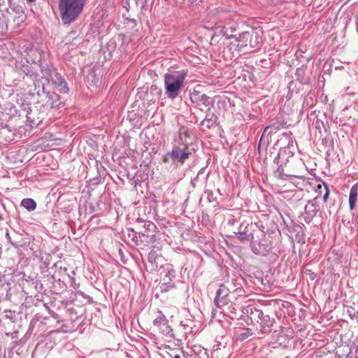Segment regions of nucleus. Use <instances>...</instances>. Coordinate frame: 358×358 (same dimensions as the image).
Masks as SVG:
<instances>
[{"instance_id":"nucleus-9","label":"nucleus","mask_w":358,"mask_h":358,"mask_svg":"<svg viewBox=\"0 0 358 358\" xmlns=\"http://www.w3.org/2000/svg\"><path fill=\"white\" fill-rule=\"evenodd\" d=\"M235 234L242 243L252 241L253 240V235L249 230V224H245L243 222L240 224L239 231L235 232Z\"/></svg>"},{"instance_id":"nucleus-19","label":"nucleus","mask_w":358,"mask_h":358,"mask_svg":"<svg viewBox=\"0 0 358 358\" xmlns=\"http://www.w3.org/2000/svg\"><path fill=\"white\" fill-rule=\"evenodd\" d=\"M324 189L326 190V192L324 194V195L323 196V201L324 202H327L328 198H329V188L327 187V185L326 184H324Z\"/></svg>"},{"instance_id":"nucleus-22","label":"nucleus","mask_w":358,"mask_h":358,"mask_svg":"<svg viewBox=\"0 0 358 358\" xmlns=\"http://www.w3.org/2000/svg\"><path fill=\"white\" fill-rule=\"evenodd\" d=\"M173 358H181L179 355H176Z\"/></svg>"},{"instance_id":"nucleus-11","label":"nucleus","mask_w":358,"mask_h":358,"mask_svg":"<svg viewBox=\"0 0 358 358\" xmlns=\"http://www.w3.org/2000/svg\"><path fill=\"white\" fill-rule=\"evenodd\" d=\"M252 251L257 255L265 256L271 250V246L268 244L254 243L252 245Z\"/></svg>"},{"instance_id":"nucleus-13","label":"nucleus","mask_w":358,"mask_h":358,"mask_svg":"<svg viewBox=\"0 0 358 358\" xmlns=\"http://www.w3.org/2000/svg\"><path fill=\"white\" fill-rule=\"evenodd\" d=\"M315 199L316 198L309 201L305 206L306 213L310 217H314L320 210L318 205L315 202Z\"/></svg>"},{"instance_id":"nucleus-23","label":"nucleus","mask_w":358,"mask_h":358,"mask_svg":"<svg viewBox=\"0 0 358 358\" xmlns=\"http://www.w3.org/2000/svg\"><path fill=\"white\" fill-rule=\"evenodd\" d=\"M27 1L29 3H32V2L35 1V0H27Z\"/></svg>"},{"instance_id":"nucleus-18","label":"nucleus","mask_w":358,"mask_h":358,"mask_svg":"<svg viewBox=\"0 0 358 358\" xmlns=\"http://www.w3.org/2000/svg\"><path fill=\"white\" fill-rule=\"evenodd\" d=\"M282 169H280V168H278L275 172V175L277 176V177H278L279 178H281V179H283V180H287V179H289V178L292 177V176H289V175H287V174H285V173H282Z\"/></svg>"},{"instance_id":"nucleus-2","label":"nucleus","mask_w":358,"mask_h":358,"mask_svg":"<svg viewBox=\"0 0 358 358\" xmlns=\"http://www.w3.org/2000/svg\"><path fill=\"white\" fill-rule=\"evenodd\" d=\"M86 0H58V9L64 24L74 22L83 10Z\"/></svg>"},{"instance_id":"nucleus-5","label":"nucleus","mask_w":358,"mask_h":358,"mask_svg":"<svg viewBox=\"0 0 358 358\" xmlns=\"http://www.w3.org/2000/svg\"><path fill=\"white\" fill-rule=\"evenodd\" d=\"M213 29L215 30V34L222 35L227 39H230L234 37L233 33L236 31V26L234 24L219 22L215 23Z\"/></svg>"},{"instance_id":"nucleus-8","label":"nucleus","mask_w":358,"mask_h":358,"mask_svg":"<svg viewBox=\"0 0 358 358\" xmlns=\"http://www.w3.org/2000/svg\"><path fill=\"white\" fill-rule=\"evenodd\" d=\"M194 138V134L192 130L189 129L185 127H182L178 133V143L184 147L188 146L189 144L192 143Z\"/></svg>"},{"instance_id":"nucleus-15","label":"nucleus","mask_w":358,"mask_h":358,"mask_svg":"<svg viewBox=\"0 0 358 358\" xmlns=\"http://www.w3.org/2000/svg\"><path fill=\"white\" fill-rule=\"evenodd\" d=\"M252 333L250 329H244L243 332L237 334L236 339L238 341H243L252 336Z\"/></svg>"},{"instance_id":"nucleus-7","label":"nucleus","mask_w":358,"mask_h":358,"mask_svg":"<svg viewBox=\"0 0 358 358\" xmlns=\"http://www.w3.org/2000/svg\"><path fill=\"white\" fill-rule=\"evenodd\" d=\"M229 289L223 285H220L216 292V296L214 299V303L217 307L221 308L227 306L229 303Z\"/></svg>"},{"instance_id":"nucleus-21","label":"nucleus","mask_w":358,"mask_h":358,"mask_svg":"<svg viewBox=\"0 0 358 358\" xmlns=\"http://www.w3.org/2000/svg\"><path fill=\"white\" fill-rule=\"evenodd\" d=\"M154 224L153 222H150V221H148L145 223V227H147L148 229H149L150 227H154Z\"/></svg>"},{"instance_id":"nucleus-1","label":"nucleus","mask_w":358,"mask_h":358,"mask_svg":"<svg viewBox=\"0 0 358 358\" xmlns=\"http://www.w3.org/2000/svg\"><path fill=\"white\" fill-rule=\"evenodd\" d=\"M187 73L185 70L174 71L164 75L165 94L169 99H176L185 87Z\"/></svg>"},{"instance_id":"nucleus-27","label":"nucleus","mask_w":358,"mask_h":358,"mask_svg":"<svg viewBox=\"0 0 358 358\" xmlns=\"http://www.w3.org/2000/svg\"><path fill=\"white\" fill-rule=\"evenodd\" d=\"M348 311L349 314L351 315L352 311H351V310H350L349 309H348Z\"/></svg>"},{"instance_id":"nucleus-20","label":"nucleus","mask_w":358,"mask_h":358,"mask_svg":"<svg viewBox=\"0 0 358 358\" xmlns=\"http://www.w3.org/2000/svg\"><path fill=\"white\" fill-rule=\"evenodd\" d=\"M171 159V155H169V152L164 157L163 162L164 163H168Z\"/></svg>"},{"instance_id":"nucleus-3","label":"nucleus","mask_w":358,"mask_h":358,"mask_svg":"<svg viewBox=\"0 0 358 358\" xmlns=\"http://www.w3.org/2000/svg\"><path fill=\"white\" fill-rule=\"evenodd\" d=\"M191 101L201 111L209 112L213 104V99L205 94H201L199 91L194 90L190 93Z\"/></svg>"},{"instance_id":"nucleus-12","label":"nucleus","mask_w":358,"mask_h":358,"mask_svg":"<svg viewBox=\"0 0 358 358\" xmlns=\"http://www.w3.org/2000/svg\"><path fill=\"white\" fill-rule=\"evenodd\" d=\"M358 196V184H355L350 189L349 195V206L351 210H354L356 207L357 200Z\"/></svg>"},{"instance_id":"nucleus-26","label":"nucleus","mask_w":358,"mask_h":358,"mask_svg":"<svg viewBox=\"0 0 358 358\" xmlns=\"http://www.w3.org/2000/svg\"><path fill=\"white\" fill-rule=\"evenodd\" d=\"M258 38V35L257 34H255V39L257 40Z\"/></svg>"},{"instance_id":"nucleus-24","label":"nucleus","mask_w":358,"mask_h":358,"mask_svg":"<svg viewBox=\"0 0 358 358\" xmlns=\"http://www.w3.org/2000/svg\"><path fill=\"white\" fill-rule=\"evenodd\" d=\"M229 224H234V222H233V221L229 220Z\"/></svg>"},{"instance_id":"nucleus-6","label":"nucleus","mask_w":358,"mask_h":358,"mask_svg":"<svg viewBox=\"0 0 358 358\" xmlns=\"http://www.w3.org/2000/svg\"><path fill=\"white\" fill-rule=\"evenodd\" d=\"M158 314L159 316L155 318L153 322V324L158 327V329L163 334L173 337V330L169 325L168 320H166L165 315L160 310L158 311Z\"/></svg>"},{"instance_id":"nucleus-10","label":"nucleus","mask_w":358,"mask_h":358,"mask_svg":"<svg viewBox=\"0 0 358 358\" xmlns=\"http://www.w3.org/2000/svg\"><path fill=\"white\" fill-rule=\"evenodd\" d=\"M251 35L248 31H245L239 34L238 37L234 36V38L236 39V43H231V45L235 47V50L237 51H241L242 48L246 47L248 45V42L250 38H251Z\"/></svg>"},{"instance_id":"nucleus-14","label":"nucleus","mask_w":358,"mask_h":358,"mask_svg":"<svg viewBox=\"0 0 358 358\" xmlns=\"http://www.w3.org/2000/svg\"><path fill=\"white\" fill-rule=\"evenodd\" d=\"M21 206L29 211H32L36 209V203L34 199L27 198L22 200Z\"/></svg>"},{"instance_id":"nucleus-16","label":"nucleus","mask_w":358,"mask_h":358,"mask_svg":"<svg viewBox=\"0 0 358 358\" xmlns=\"http://www.w3.org/2000/svg\"><path fill=\"white\" fill-rule=\"evenodd\" d=\"M215 117L214 115H212L211 117L206 118L201 122L202 125L206 126L208 128H210L215 124Z\"/></svg>"},{"instance_id":"nucleus-25","label":"nucleus","mask_w":358,"mask_h":358,"mask_svg":"<svg viewBox=\"0 0 358 358\" xmlns=\"http://www.w3.org/2000/svg\"><path fill=\"white\" fill-rule=\"evenodd\" d=\"M317 188L318 189H321L322 188V185H318Z\"/></svg>"},{"instance_id":"nucleus-28","label":"nucleus","mask_w":358,"mask_h":358,"mask_svg":"<svg viewBox=\"0 0 358 358\" xmlns=\"http://www.w3.org/2000/svg\"><path fill=\"white\" fill-rule=\"evenodd\" d=\"M250 46L251 47H255V45L252 43H250Z\"/></svg>"},{"instance_id":"nucleus-29","label":"nucleus","mask_w":358,"mask_h":358,"mask_svg":"<svg viewBox=\"0 0 358 358\" xmlns=\"http://www.w3.org/2000/svg\"><path fill=\"white\" fill-rule=\"evenodd\" d=\"M357 223H358V217H357Z\"/></svg>"},{"instance_id":"nucleus-4","label":"nucleus","mask_w":358,"mask_h":358,"mask_svg":"<svg viewBox=\"0 0 358 358\" xmlns=\"http://www.w3.org/2000/svg\"><path fill=\"white\" fill-rule=\"evenodd\" d=\"M192 154V150L188 146L183 148L174 147L173 150L169 152L171 160L176 166L178 164L182 165Z\"/></svg>"},{"instance_id":"nucleus-17","label":"nucleus","mask_w":358,"mask_h":358,"mask_svg":"<svg viewBox=\"0 0 358 358\" xmlns=\"http://www.w3.org/2000/svg\"><path fill=\"white\" fill-rule=\"evenodd\" d=\"M58 81L56 83L59 87H61L60 88V91L62 93H67L68 92V87H67V83L64 80V78L59 77L58 78Z\"/></svg>"}]
</instances>
